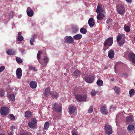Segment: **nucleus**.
<instances>
[{"instance_id":"f257e3e1","label":"nucleus","mask_w":135,"mask_h":135,"mask_svg":"<svg viewBox=\"0 0 135 135\" xmlns=\"http://www.w3.org/2000/svg\"><path fill=\"white\" fill-rule=\"evenodd\" d=\"M41 57L40 55L39 54H37V58L38 62L43 66H44L45 67H46L49 61V59L47 57L45 56L43 59V61L42 62L40 60Z\"/></svg>"},{"instance_id":"f03ea898","label":"nucleus","mask_w":135,"mask_h":135,"mask_svg":"<svg viewBox=\"0 0 135 135\" xmlns=\"http://www.w3.org/2000/svg\"><path fill=\"white\" fill-rule=\"evenodd\" d=\"M117 41L119 46L123 45L125 41L124 35L122 34H119L117 37Z\"/></svg>"},{"instance_id":"7ed1b4c3","label":"nucleus","mask_w":135,"mask_h":135,"mask_svg":"<svg viewBox=\"0 0 135 135\" xmlns=\"http://www.w3.org/2000/svg\"><path fill=\"white\" fill-rule=\"evenodd\" d=\"M113 42V38L110 37L106 39L105 41L104 46V47L111 46Z\"/></svg>"},{"instance_id":"20e7f679","label":"nucleus","mask_w":135,"mask_h":135,"mask_svg":"<svg viewBox=\"0 0 135 135\" xmlns=\"http://www.w3.org/2000/svg\"><path fill=\"white\" fill-rule=\"evenodd\" d=\"M94 75L93 74L88 76L85 78V80L87 83H91L94 81Z\"/></svg>"},{"instance_id":"39448f33","label":"nucleus","mask_w":135,"mask_h":135,"mask_svg":"<svg viewBox=\"0 0 135 135\" xmlns=\"http://www.w3.org/2000/svg\"><path fill=\"white\" fill-rule=\"evenodd\" d=\"M75 97L78 101L80 102L86 101L87 99L86 96L79 94L76 95L75 96Z\"/></svg>"},{"instance_id":"423d86ee","label":"nucleus","mask_w":135,"mask_h":135,"mask_svg":"<svg viewBox=\"0 0 135 135\" xmlns=\"http://www.w3.org/2000/svg\"><path fill=\"white\" fill-rule=\"evenodd\" d=\"M37 123V120L36 119L32 118L31 122L28 123V126L31 128H34L35 127Z\"/></svg>"},{"instance_id":"0eeeda50","label":"nucleus","mask_w":135,"mask_h":135,"mask_svg":"<svg viewBox=\"0 0 135 135\" xmlns=\"http://www.w3.org/2000/svg\"><path fill=\"white\" fill-rule=\"evenodd\" d=\"M117 9L118 13L122 15L125 12V9L123 5H120L118 7H117Z\"/></svg>"},{"instance_id":"6e6552de","label":"nucleus","mask_w":135,"mask_h":135,"mask_svg":"<svg viewBox=\"0 0 135 135\" xmlns=\"http://www.w3.org/2000/svg\"><path fill=\"white\" fill-rule=\"evenodd\" d=\"M105 132L108 134H110L112 133V129L111 127L109 125H105L104 126Z\"/></svg>"},{"instance_id":"1a4fd4ad","label":"nucleus","mask_w":135,"mask_h":135,"mask_svg":"<svg viewBox=\"0 0 135 135\" xmlns=\"http://www.w3.org/2000/svg\"><path fill=\"white\" fill-rule=\"evenodd\" d=\"M51 107L54 110H62V107L61 104H58L57 103H55L54 104L52 105L51 106H49V108Z\"/></svg>"},{"instance_id":"9d476101","label":"nucleus","mask_w":135,"mask_h":135,"mask_svg":"<svg viewBox=\"0 0 135 135\" xmlns=\"http://www.w3.org/2000/svg\"><path fill=\"white\" fill-rule=\"evenodd\" d=\"M129 59L133 63H135V54L133 52L129 53L128 55Z\"/></svg>"},{"instance_id":"9b49d317","label":"nucleus","mask_w":135,"mask_h":135,"mask_svg":"<svg viewBox=\"0 0 135 135\" xmlns=\"http://www.w3.org/2000/svg\"><path fill=\"white\" fill-rule=\"evenodd\" d=\"M16 74L17 77L18 79H20L22 76V71L21 69L20 68H17L16 71Z\"/></svg>"},{"instance_id":"f8f14e48","label":"nucleus","mask_w":135,"mask_h":135,"mask_svg":"<svg viewBox=\"0 0 135 135\" xmlns=\"http://www.w3.org/2000/svg\"><path fill=\"white\" fill-rule=\"evenodd\" d=\"M104 10L102 8V6L101 4H98V5L97 9L96 12L97 13H102L103 12Z\"/></svg>"},{"instance_id":"ddd939ff","label":"nucleus","mask_w":135,"mask_h":135,"mask_svg":"<svg viewBox=\"0 0 135 135\" xmlns=\"http://www.w3.org/2000/svg\"><path fill=\"white\" fill-rule=\"evenodd\" d=\"M134 118L132 115L129 116L126 118V122L127 123L129 124L133 122Z\"/></svg>"},{"instance_id":"4468645a","label":"nucleus","mask_w":135,"mask_h":135,"mask_svg":"<svg viewBox=\"0 0 135 135\" xmlns=\"http://www.w3.org/2000/svg\"><path fill=\"white\" fill-rule=\"evenodd\" d=\"M74 42L73 37L71 36H69L66 38L65 40V42L68 44H72Z\"/></svg>"},{"instance_id":"2eb2a0df","label":"nucleus","mask_w":135,"mask_h":135,"mask_svg":"<svg viewBox=\"0 0 135 135\" xmlns=\"http://www.w3.org/2000/svg\"><path fill=\"white\" fill-rule=\"evenodd\" d=\"M114 51L112 49H110L108 52V56L110 59L113 58L114 57Z\"/></svg>"},{"instance_id":"dca6fc26","label":"nucleus","mask_w":135,"mask_h":135,"mask_svg":"<svg viewBox=\"0 0 135 135\" xmlns=\"http://www.w3.org/2000/svg\"><path fill=\"white\" fill-rule=\"evenodd\" d=\"M27 15L29 17H32L33 15L34 12L31 8L28 7L27 9Z\"/></svg>"},{"instance_id":"f3484780","label":"nucleus","mask_w":135,"mask_h":135,"mask_svg":"<svg viewBox=\"0 0 135 135\" xmlns=\"http://www.w3.org/2000/svg\"><path fill=\"white\" fill-rule=\"evenodd\" d=\"M88 23L90 27L93 26L95 24V21L93 18H90L88 20Z\"/></svg>"},{"instance_id":"a211bd4d","label":"nucleus","mask_w":135,"mask_h":135,"mask_svg":"<svg viewBox=\"0 0 135 135\" xmlns=\"http://www.w3.org/2000/svg\"><path fill=\"white\" fill-rule=\"evenodd\" d=\"M97 16V18L98 20H101L105 16L104 14L103 13H99Z\"/></svg>"},{"instance_id":"6ab92c4d","label":"nucleus","mask_w":135,"mask_h":135,"mask_svg":"<svg viewBox=\"0 0 135 135\" xmlns=\"http://www.w3.org/2000/svg\"><path fill=\"white\" fill-rule=\"evenodd\" d=\"M32 115V113L30 111L27 110L26 111L25 113V117L27 118L31 117Z\"/></svg>"},{"instance_id":"aec40b11","label":"nucleus","mask_w":135,"mask_h":135,"mask_svg":"<svg viewBox=\"0 0 135 135\" xmlns=\"http://www.w3.org/2000/svg\"><path fill=\"white\" fill-rule=\"evenodd\" d=\"M30 85L32 88L35 89L37 87V83L35 81H31L30 82Z\"/></svg>"},{"instance_id":"412c9836","label":"nucleus","mask_w":135,"mask_h":135,"mask_svg":"<svg viewBox=\"0 0 135 135\" xmlns=\"http://www.w3.org/2000/svg\"><path fill=\"white\" fill-rule=\"evenodd\" d=\"M16 51L12 49H8L7 52L6 53L8 55H13L15 54Z\"/></svg>"},{"instance_id":"4be33fe9","label":"nucleus","mask_w":135,"mask_h":135,"mask_svg":"<svg viewBox=\"0 0 135 135\" xmlns=\"http://www.w3.org/2000/svg\"><path fill=\"white\" fill-rule=\"evenodd\" d=\"M134 129V126L133 124L129 125L127 127V130L129 133H131L133 132Z\"/></svg>"},{"instance_id":"5701e85b","label":"nucleus","mask_w":135,"mask_h":135,"mask_svg":"<svg viewBox=\"0 0 135 135\" xmlns=\"http://www.w3.org/2000/svg\"><path fill=\"white\" fill-rule=\"evenodd\" d=\"M81 75V72L78 70H75L74 72V75L76 78L79 77Z\"/></svg>"},{"instance_id":"b1692460","label":"nucleus","mask_w":135,"mask_h":135,"mask_svg":"<svg viewBox=\"0 0 135 135\" xmlns=\"http://www.w3.org/2000/svg\"><path fill=\"white\" fill-rule=\"evenodd\" d=\"M82 36L80 34H78L75 35L73 36V38L75 40H78L82 38Z\"/></svg>"},{"instance_id":"393cba45","label":"nucleus","mask_w":135,"mask_h":135,"mask_svg":"<svg viewBox=\"0 0 135 135\" xmlns=\"http://www.w3.org/2000/svg\"><path fill=\"white\" fill-rule=\"evenodd\" d=\"M50 94L52 95V97L55 98H57L58 97V94L56 92L51 91L50 93Z\"/></svg>"},{"instance_id":"a878e982","label":"nucleus","mask_w":135,"mask_h":135,"mask_svg":"<svg viewBox=\"0 0 135 135\" xmlns=\"http://www.w3.org/2000/svg\"><path fill=\"white\" fill-rule=\"evenodd\" d=\"M0 112L2 115H6L9 113V110H0Z\"/></svg>"},{"instance_id":"bb28decb","label":"nucleus","mask_w":135,"mask_h":135,"mask_svg":"<svg viewBox=\"0 0 135 135\" xmlns=\"http://www.w3.org/2000/svg\"><path fill=\"white\" fill-rule=\"evenodd\" d=\"M50 92H51L50 91L49 88H47L45 89V95L47 97L49 95V94H50Z\"/></svg>"},{"instance_id":"cd10ccee","label":"nucleus","mask_w":135,"mask_h":135,"mask_svg":"<svg viewBox=\"0 0 135 135\" xmlns=\"http://www.w3.org/2000/svg\"><path fill=\"white\" fill-rule=\"evenodd\" d=\"M129 93L130 97H132L135 94V91L134 89H132L129 91Z\"/></svg>"},{"instance_id":"c85d7f7f","label":"nucleus","mask_w":135,"mask_h":135,"mask_svg":"<svg viewBox=\"0 0 135 135\" xmlns=\"http://www.w3.org/2000/svg\"><path fill=\"white\" fill-rule=\"evenodd\" d=\"M80 32L82 34H85L87 32V30L85 28L82 27L80 28Z\"/></svg>"},{"instance_id":"c756f323","label":"nucleus","mask_w":135,"mask_h":135,"mask_svg":"<svg viewBox=\"0 0 135 135\" xmlns=\"http://www.w3.org/2000/svg\"><path fill=\"white\" fill-rule=\"evenodd\" d=\"M114 90L116 93L119 94L120 93V89L118 86H115L114 88Z\"/></svg>"},{"instance_id":"7c9ffc66","label":"nucleus","mask_w":135,"mask_h":135,"mask_svg":"<svg viewBox=\"0 0 135 135\" xmlns=\"http://www.w3.org/2000/svg\"><path fill=\"white\" fill-rule=\"evenodd\" d=\"M124 30L127 32H129L130 30V27L128 26H126L125 25L124 26Z\"/></svg>"},{"instance_id":"2f4dec72","label":"nucleus","mask_w":135,"mask_h":135,"mask_svg":"<svg viewBox=\"0 0 135 135\" xmlns=\"http://www.w3.org/2000/svg\"><path fill=\"white\" fill-rule=\"evenodd\" d=\"M103 81L102 80H98L97 82V84L99 86H102L103 84Z\"/></svg>"},{"instance_id":"473e14b6","label":"nucleus","mask_w":135,"mask_h":135,"mask_svg":"<svg viewBox=\"0 0 135 135\" xmlns=\"http://www.w3.org/2000/svg\"><path fill=\"white\" fill-rule=\"evenodd\" d=\"M49 126V122H46L45 123L44 126V129L46 130H47Z\"/></svg>"},{"instance_id":"72a5a7b5","label":"nucleus","mask_w":135,"mask_h":135,"mask_svg":"<svg viewBox=\"0 0 135 135\" xmlns=\"http://www.w3.org/2000/svg\"><path fill=\"white\" fill-rule=\"evenodd\" d=\"M16 60L18 64L22 63L23 61L20 58L17 57L16 59Z\"/></svg>"},{"instance_id":"f704fd0d","label":"nucleus","mask_w":135,"mask_h":135,"mask_svg":"<svg viewBox=\"0 0 135 135\" xmlns=\"http://www.w3.org/2000/svg\"><path fill=\"white\" fill-rule=\"evenodd\" d=\"M106 22L107 24L109 25H112L113 23V20L110 18H108L106 21Z\"/></svg>"},{"instance_id":"c9c22d12","label":"nucleus","mask_w":135,"mask_h":135,"mask_svg":"<svg viewBox=\"0 0 135 135\" xmlns=\"http://www.w3.org/2000/svg\"><path fill=\"white\" fill-rule=\"evenodd\" d=\"M9 97L11 99V100L12 101H14L15 100V96L13 94H11L9 95Z\"/></svg>"},{"instance_id":"e433bc0d","label":"nucleus","mask_w":135,"mask_h":135,"mask_svg":"<svg viewBox=\"0 0 135 135\" xmlns=\"http://www.w3.org/2000/svg\"><path fill=\"white\" fill-rule=\"evenodd\" d=\"M4 93V90L2 89H0V97H3Z\"/></svg>"},{"instance_id":"4c0bfd02","label":"nucleus","mask_w":135,"mask_h":135,"mask_svg":"<svg viewBox=\"0 0 135 135\" xmlns=\"http://www.w3.org/2000/svg\"><path fill=\"white\" fill-rule=\"evenodd\" d=\"M97 93V91H95L94 90H92L90 93V94L92 96H94Z\"/></svg>"},{"instance_id":"58836bf2","label":"nucleus","mask_w":135,"mask_h":135,"mask_svg":"<svg viewBox=\"0 0 135 135\" xmlns=\"http://www.w3.org/2000/svg\"><path fill=\"white\" fill-rule=\"evenodd\" d=\"M23 37L21 35L17 37V40L20 41H22L23 40Z\"/></svg>"},{"instance_id":"ea45409f","label":"nucleus","mask_w":135,"mask_h":135,"mask_svg":"<svg viewBox=\"0 0 135 135\" xmlns=\"http://www.w3.org/2000/svg\"><path fill=\"white\" fill-rule=\"evenodd\" d=\"M35 38L34 37H32L31 38V40L30 41V43L31 45H32L33 44V42L34 41Z\"/></svg>"},{"instance_id":"a19ab883","label":"nucleus","mask_w":135,"mask_h":135,"mask_svg":"<svg viewBox=\"0 0 135 135\" xmlns=\"http://www.w3.org/2000/svg\"><path fill=\"white\" fill-rule=\"evenodd\" d=\"M9 117L10 119L12 120H14L15 119V117L12 114H10L9 115Z\"/></svg>"},{"instance_id":"79ce46f5","label":"nucleus","mask_w":135,"mask_h":135,"mask_svg":"<svg viewBox=\"0 0 135 135\" xmlns=\"http://www.w3.org/2000/svg\"><path fill=\"white\" fill-rule=\"evenodd\" d=\"M101 112L103 114L105 115L107 114L108 112V110H101Z\"/></svg>"},{"instance_id":"37998d69","label":"nucleus","mask_w":135,"mask_h":135,"mask_svg":"<svg viewBox=\"0 0 135 135\" xmlns=\"http://www.w3.org/2000/svg\"><path fill=\"white\" fill-rule=\"evenodd\" d=\"M5 69V67L4 66H1L0 67V73L2 72Z\"/></svg>"},{"instance_id":"c03bdc74","label":"nucleus","mask_w":135,"mask_h":135,"mask_svg":"<svg viewBox=\"0 0 135 135\" xmlns=\"http://www.w3.org/2000/svg\"><path fill=\"white\" fill-rule=\"evenodd\" d=\"M9 108L5 106H3L1 107L0 110H9Z\"/></svg>"},{"instance_id":"a18cd8bd","label":"nucleus","mask_w":135,"mask_h":135,"mask_svg":"<svg viewBox=\"0 0 135 135\" xmlns=\"http://www.w3.org/2000/svg\"><path fill=\"white\" fill-rule=\"evenodd\" d=\"M69 110H76V107H74V106H72V107H69Z\"/></svg>"},{"instance_id":"49530a36","label":"nucleus","mask_w":135,"mask_h":135,"mask_svg":"<svg viewBox=\"0 0 135 135\" xmlns=\"http://www.w3.org/2000/svg\"><path fill=\"white\" fill-rule=\"evenodd\" d=\"M29 69L30 70H33L34 71L36 70V68L34 67H32V66H30L29 68Z\"/></svg>"},{"instance_id":"de8ad7c7","label":"nucleus","mask_w":135,"mask_h":135,"mask_svg":"<svg viewBox=\"0 0 135 135\" xmlns=\"http://www.w3.org/2000/svg\"><path fill=\"white\" fill-rule=\"evenodd\" d=\"M107 109V107L105 106H102L100 108V110H106Z\"/></svg>"},{"instance_id":"09e8293b","label":"nucleus","mask_w":135,"mask_h":135,"mask_svg":"<svg viewBox=\"0 0 135 135\" xmlns=\"http://www.w3.org/2000/svg\"><path fill=\"white\" fill-rule=\"evenodd\" d=\"M69 112L70 115H71L75 112V110H69Z\"/></svg>"},{"instance_id":"8fccbe9b","label":"nucleus","mask_w":135,"mask_h":135,"mask_svg":"<svg viewBox=\"0 0 135 135\" xmlns=\"http://www.w3.org/2000/svg\"><path fill=\"white\" fill-rule=\"evenodd\" d=\"M15 129V127L14 126H12L11 128V130L12 131H13Z\"/></svg>"},{"instance_id":"3c124183","label":"nucleus","mask_w":135,"mask_h":135,"mask_svg":"<svg viewBox=\"0 0 135 135\" xmlns=\"http://www.w3.org/2000/svg\"><path fill=\"white\" fill-rule=\"evenodd\" d=\"M72 135H79L76 132H72Z\"/></svg>"},{"instance_id":"603ef678","label":"nucleus","mask_w":135,"mask_h":135,"mask_svg":"<svg viewBox=\"0 0 135 135\" xmlns=\"http://www.w3.org/2000/svg\"><path fill=\"white\" fill-rule=\"evenodd\" d=\"M8 135H13V133L12 132L9 131V132L8 133Z\"/></svg>"},{"instance_id":"864d4df0","label":"nucleus","mask_w":135,"mask_h":135,"mask_svg":"<svg viewBox=\"0 0 135 135\" xmlns=\"http://www.w3.org/2000/svg\"><path fill=\"white\" fill-rule=\"evenodd\" d=\"M21 135H30V134L27 133H25L22 134Z\"/></svg>"},{"instance_id":"5fc2aeb1","label":"nucleus","mask_w":135,"mask_h":135,"mask_svg":"<svg viewBox=\"0 0 135 135\" xmlns=\"http://www.w3.org/2000/svg\"><path fill=\"white\" fill-rule=\"evenodd\" d=\"M88 110H93V106L92 105L90 106Z\"/></svg>"},{"instance_id":"6e6d98bb","label":"nucleus","mask_w":135,"mask_h":135,"mask_svg":"<svg viewBox=\"0 0 135 135\" xmlns=\"http://www.w3.org/2000/svg\"><path fill=\"white\" fill-rule=\"evenodd\" d=\"M126 1L127 2L129 3H131L132 2V0H126Z\"/></svg>"},{"instance_id":"4d7b16f0","label":"nucleus","mask_w":135,"mask_h":135,"mask_svg":"<svg viewBox=\"0 0 135 135\" xmlns=\"http://www.w3.org/2000/svg\"><path fill=\"white\" fill-rule=\"evenodd\" d=\"M42 53V52L39 51H38V54H40V55H41V54Z\"/></svg>"},{"instance_id":"13d9d810","label":"nucleus","mask_w":135,"mask_h":135,"mask_svg":"<svg viewBox=\"0 0 135 135\" xmlns=\"http://www.w3.org/2000/svg\"><path fill=\"white\" fill-rule=\"evenodd\" d=\"M93 110H88V112L89 113H91L93 112Z\"/></svg>"},{"instance_id":"bf43d9fd","label":"nucleus","mask_w":135,"mask_h":135,"mask_svg":"<svg viewBox=\"0 0 135 135\" xmlns=\"http://www.w3.org/2000/svg\"><path fill=\"white\" fill-rule=\"evenodd\" d=\"M37 36V35L36 34H35L33 36V37H34V38H35V37H36Z\"/></svg>"},{"instance_id":"052dcab7","label":"nucleus","mask_w":135,"mask_h":135,"mask_svg":"<svg viewBox=\"0 0 135 135\" xmlns=\"http://www.w3.org/2000/svg\"><path fill=\"white\" fill-rule=\"evenodd\" d=\"M22 33V32H19L18 33V35H21V34Z\"/></svg>"},{"instance_id":"680f3d73","label":"nucleus","mask_w":135,"mask_h":135,"mask_svg":"<svg viewBox=\"0 0 135 135\" xmlns=\"http://www.w3.org/2000/svg\"><path fill=\"white\" fill-rule=\"evenodd\" d=\"M57 111L59 112H61V110H57Z\"/></svg>"},{"instance_id":"e2e57ef3","label":"nucleus","mask_w":135,"mask_h":135,"mask_svg":"<svg viewBox=\"0 0 135 135\" xmlns=\"http://www.w3.org/2000/svg\"><path fill=\"white\" fill-rule=\"evenodd\" d=\"M116 69V65H115V66H114V70H115Z\"/></svg>"},{"instance_id":"0e129e2a","label":"nucleus","mask_w":135,"mask_h":135,"mask_svg":"<svg viewBox=\"0 0 135 135\" xmlns=\"http://www.w3.org/2000/svg\"><path fill=\"white\" fill-rule=\"evenodd\" d=\"M110 28V26H108V27H107V28H108V29H109V28Z\"/></svg>"},{"instance_id":"69168bd1","label":"nucleus","mask_w":135,"mask_h":135,"mask_svg":"<svg viewBox=\"0 0 135 135\" xmlns=\"http://www.w3.org/2000/svg\"><path fill=\"white\" fill-rule=\"evenodd\" d=\"M0 135H5L3 134H0Z\"/></svg>"},{"instance_id":"338daca9","label":"nucleus","mask_w":135,"mask_h":135,"mask_svg":"<svg viewBox=\"0 0 135 135\" xmlns=\"http://www.w3.org/2000/svg\"><path fill=\"white\" fill-rule=\"evenodd\" d=\"M126 76H127V75H128L127 74H126Z\"/></svg>"},{"instance_id":"774afa93","label":"nucleus","mask_w":135,"mask_h":135,"mask_svg":"<svg viewBox=\"0 0 135 135\" xmlns=\"http://www.w3.org/2000/svg\"><path fill=\"white\" fill-rule=\"evenodd\" d=\"M134 84L135 85V83H134Z\"/></svg>"}]
</instances>
